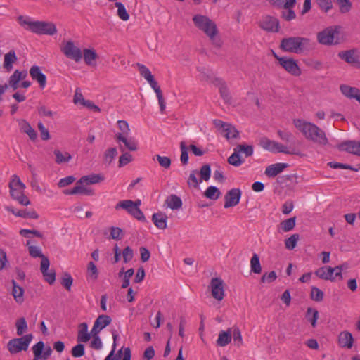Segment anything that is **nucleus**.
I'll return each mask as SVG.
<instances>
[{
    "label": "nucleus",
    "mask_w": 360,
    "mask_h": 360,
    "mask_svg": "<svg viewBox=\"0 0 360 360\" xmlns=\"http://www.w3.org/2000/svg\"><path fill=\"white\" fill-rule=\"evenodd\" d=\"M292 124L295 128L308 141L319 146L328 144L325 131L314 122L303 118H294Z\"/></svg>",
    "instance_id": "1"
},
{
    "label": "nucleus",
    "mask_w": 360,
    "mask_h": 360,
    "mask_svg": "<svg viewBox=\"0 0 360 360\" xmlns=\"http://www.w3.org/2000/svg\"><path fill=\"white\" fill-rule=\"evenodd\" d=\"M17 20L25 30L39 35H53L57 32L54 23L48 21L35 20L27 15H20Z\"/></svg>",
    "instance_id": "2"
},
{
    "label": "nucleus",
    "mask_w": 360,
    "mask_h": 360,
    "mask_svg": "<svg viewBox=\"0 0 360 360\" xmlns=\"http://www.w3.org/2000/svg\"><path fill=\"white\" fill-rule=\"evenodd\" d=\"M317 41L324 46H334L345 40L344 29L340 25H331L317 33Z\"/></svg>",
    "instance_id": "3"
},
{
    "label": "nucleus",
    "mask_w": 360,
    "mask_h": 360,
    "mask_svg": "<svg viewBox=\"0 0 360 360\" xmlns=\"http://www.w3.org/2000/svg\"><path fill=\"white\" fill-rule=\"evenodd\" d=\"M311 42L309 38L291 37L284 38L281 42V49L285 52L301 54L311 49Z\"/></svg>",
    "instance_id": "4"
},
{
    "label": "nucleus",
    "mask_w": 360,
    "mask_h": 360,
    "mask_svg": "<svg viewBox=\"0 0 360 360\" xmlns=\"http://www.w3.org/2000/svg\"><path fill=\"white\" fill-rule=\"evenodd\" d=\"M192 20L195 27L203 32L210 40L214 41L219 34L217 26L214 20L206 15H193Z\"/></svg>",
    "instance_id": "5"
},
{
    "label": "nucleus",
    "mask_w": 360,
    "mask_h": 360,
    "mask_svg": "<svg viewBox=\"0 0 360 360\" xmlns=\"http://www.w3.org/2000/svg\"><path fill=\"white\" fill-rule=\"evenodd\" d=\"M9 188L11 195L14 200H17L22 205L27 206L30 205V200L24 194L25 185L17 175L12 176Z\"/></svg>",
    "instance_id": "6"
},
{
    "label": "nucleus",
    "mask_w": 360,
    "mask_h": 360,
    "mask_svg": "<svg viewBox=\"0 0 360 360\" xmlns=\"http://www.w3.org/2000/svg\"><path fill=\"white\" fill-rule=\"evenodd\" d=\"M347 269V264H342L335 267L325 266L316 269L315 274L321 279L335 282L343 278L342 271Z\"/></svg>",
    "instance_id": "7"
},
{
    "label": "nucleus",
    "mask_w": 360,
    "mask_h": 360,
    "mask_svg": "<svg viewBox=\"0 0 360 360\" xmlns=\"http://www.w3.org/2000/svg\"><path fill=\"white\" fill-rule=\"evenodd\" d=\"M32 338L33 336L32 334H27L21 338L12 339L8 342L7 348L11 354H17L22 351H26Z\"/></svg>",
    "instance_id": "8"
},
{
    "label": "nucleus",
    "mask_w": 360,
    "mask_h": 360,
    "mask_svg": "<svg viewBox=\"0 0 360 360\" xmlns=\"http://www.w3.org/2000/svg\"><path fill=\"white\" fill-rule=\"evenodd\" d=\"M259 146L264 150L274 153L297 154L295 151L290 150L286 146L276 141L270 140L266 137H262L259 139Z\"/></svg>",
    "instance_id": "9"
},
{
    "label": "nucleus",
    "mask_w": 360,
    "mask_h": 360,
    "mask_svg": "<svg viewBox=\"0 0 360 360\" xmlns=\"http://www.w3.org/2000/svg\"><path fill=\"white\" fill-rule=\"evenodd\" d=\"M278 60L279 65L289 74L292 76L298 77L301 75L302 70L298 65L297 61L291 57H279L274 54Z\"/></svg>",
    "instance_id": "10"
},
{
    "label": "nucleus",
    "mask_w": 360,
    "mask_h": 360,
    "mask_svg": "<svg viewBox=\"0 0 360 360\" xmlns=\"http://www.w3.org/2000/svg\"><path fill=\"white\" fill-rule=\"evenodd\" d=\"M61 51L69 59L78 63L82 58V51L72 41H64L60 47Z\"/></svg>",
    "instance_id": "11"
},
{
    "label": "nucleus",
    "mask_w": 360,
    "mask_h": 360,
    "mask_svg": "<svg viewBox=\"0 0 360 360\" xmlns=\"http://www.w3.org/2000/svg\"><path fill=\"white\" fill-rule=\"evenodd\" d=\"M115 209H124L128 213H129L131 216L136 218L137 220L141 221H144L146 218L144 217L143 213L135 205L134 201L131 200H124L120 201L116 205Z\"/></svg>",
    "instance_id": "12"
},
{
    "label": "nucleus",
    "mask_w": 360,
    "mask_h": 360,
    "mask_svg": "<svg viewBox=\"0 0 360 360\" xmlns=\"http://www.w3.org/2000/svg\"><path fill=\"white\" fill-rule=\"evenodd\" d=\"M213 124L228 140L238 137V131L232 124L220 120H214Z\"/></svg>",
    "instance_id": "13"
},
{
    "label": "nucleus",
    "mask_w": 360,
    "mask_h": 360,
    "mask_svg": "<svg viewBox=\"0 0 360 360\" xmlns=\"http://www.w3.org/2000/svg\"><path fill=\"white\" fill-rule=\"evenodd\" d=\"M65 195H93L94 191L83 182L81 177L76 183L75 186L72 189H67L63 191Z\"/></svg>",
    "instance_id": "14"
},
{
    "label": "nucleus",
    "mask_w": 360,
    "mask_h": 360,
    "mask_svg": "<svg viewBox=\"0 0 360 360\" xmlns=\"http://www.w3.org/2000/svg\"><path fill=\"white\" fill-rule=\"evenodd\" d=\"M137 66L141 75L148 82L150 87L154 90L156 96L162 94L158 82L154 79V77L150 70L143 64L139 63L137 64Z\"/></svg>",
    "instance_id": "15"
},
{
    "label": "nucleus",
    "mask_w": 360,
    "mask_h": 360,
    "mask_svg": "<svg viewBox=\"0 0 360 360\" xmlns=\"http://www.w3.org/2000/svg\"><path fill=\"white\" fill-rule=\"evenodd\" d=\"M32 352L34 356L33 360H46L51 356L52 349L50 346L44 347V343L39 341L33 345Z\"/></svg>",
    "instance_id": "16"
},
{
    "label": "nucleus",
    "mask_w": 360,
    "mask_h": 360,
    "mask_svg": "<svg viewBox=\"0 0 360 360\" xmlns=\"http://www.w3.org/2000/svg\"><path fill=\"white\" fill-rule=\"evenodd\" d=\"M338 56L347 63L355 68H360V55L356 50L342 51Z\"/></svg>",
    "instance_id": "17"
},
{
    "label": "nucleus",
    "mask_w": 360,
    "mask_h": 360,
    "mask_svg": "<svg viewBox=\"0 0 360 360\" xmlns=\"http://www.w3.org/2000/svg\"><path fill=\"white\" fill-rule=\"evenodd\" d=\"M210 288L213 297L218 301L224 297V281L219 278H213L210 282Z\"/></svg>",
    "instance_id": "18"
},
{
    "label": "nucleus",
    "mask_w": 360,
    "mask_h": 360,
    "mask_svg": "<svg viewBox=\"0 0 360 360\" xmlns=\"http://www.w3.org/2000/svg\"><path fill=\"white\" fill-rule=\"evenodd\" d=\"M259 26L263 30L271 32H277L280 28L278 20L269 15L262 18L260 20Z\"/></svg>",
    "instance_id": "19"
},
{
    "label": "nucleus",
    "mask_w": 360,
    "mask_h": 360,
    "mask_svg": "<svg viewBox=\"0 0 360 360\" xmlns=\"http://www.w3.org/2000/svg\"><path fill=\"white\" fill-rule=\"evenodd\" d=\"M241 194L239 188L231 189L225 195L224 207L229 208L237 205L240 202Z\"/></svg>",
    "instance_id": "20"
},
{
    "label": "nucleus",
    "mask_w": 360,
    "mask_h": 360,
    "mask_svg": "<svg viewBox=\"0 0 360 360\" xmlns=\"http://www.w3.org/2000/svg\"><path fill=\"white\" fill-rule=\"evenodd\" d=\"M117 142L120 144L122 148V143L124 149H127L130 151H136L138 150V141L130 135L121 136L116 139Z\"/></svg>",
    "instance_id": "21"
},
{
    "label": "nucleus",
    "mask_w": 360,
    "mask_h": 360,
    "mask_svg": "<svg viewBox=\"0 0 360 360\" xmlns=\"http://www.w3.org/2000/svg\"><path fill=\"white\" fill-rule=\"evenodd\" d=\"M112 321L111 318L108 315H100L96 319L94 326L91 330V333H99L103 328L108 326Z\"/></svg>",
    "instance_id": "22"
},
{
    "label": "nucleus",
    "mask_w": 360,
    "mask_h": 360,
    "mask_svg": "<svg viewBox=\"0 0 360 360\" xmlns=\"http://www.w3.org/2000/svg\"><path fill=\"white\" fill-rule=\"evenodd\" d=\"M30 74L31 77L36 80L39 84V86L41 89H44L46 85V75L41 72L40 68L37 65H33L31 67L30 70Z\"/></svg>",
    "instance_id": "23"
},
{
    "label": "nucleus",
    "mask_w": 360,
    "mask_h": 360,
    "mask_svg": "<svg viewBox=\"0 0 360 360\" xmlns=\"http://www.w3.org/2000/svg\"><path fill=\"white\" fill-rule=\"evenodd\" d=\"M27 76L26 70L20 71L15 70L14 72L10 76L8 79V85L14 90L17 89L19 86V82L25 79Z\"/></svg>",
    "instance_id": "24"
},
{
    "label": "nucleus",
    "mask_w": 360,
    "mask_h": 360,
    "mask_svg": "<svg viewBox=\"0 0 360 360\" xmlns=\"http://www.w3.org/2000/svg\"><path fill=\"white\" fill-rule=\"evenodd\" d=\"M340 150H345L348 153L360 156V142L348 141L340 143L338 146Z\"/></svg>",
    "instance_id": "25"
},
{
    "label": "nucleus",
    "mask_w": 360,
    "mask_h": 360,
    "mask_svg": "<svg viewBox=\"0 0 360 360\" xmlns=\"http://www.w3.org/2000/svg\"><path fill=\"white\" fill-rule=\"evenodd\" d=\"M12 290L11 294L15 302L18 304H22L25 301V290L19 285L15 280L11 281Z\"/></svg>",
    "instance_id": "26"
},
{
    "label": "nucleus",
    "mask_w": 360,
    "mask_h": 360,
    "mask_svg": "<svg viewBox=\"0 0 360 360\" xmlns=\"http://www.w3.org/2000/svg\"><path fill=\"white\" fill-rule=\"evenodd\" d=\"M341 93L349 99H355L357 101L360 99V90L358 88L342 84L340 86Z\"/></svg>",
    "instance_id": "27"
},
{
    "label": "nucleus",
    "mask_w": 360,
    "mask_h": 360,
    "mask_svg": "<svg viewBox=\"0 0 360 360\" xmlns=\"http://www.w3.org/2000/svg\"><path fill=\"white\" fill-rule=\"evenodd\" d=\"M18 125L21 132L26 134L32 141L37 140V133L27 121L20 120H18Z\"/></svg>",
    "instance_id": "28"
},
{
    "label": "nucleus",
    "mask_w": 360,
    "mask_h": 360,
    "mask_svg": "<svg viewBox=\"0 0 360 360\" xmlns=\"http://www.w3.org/2000/svg\"><path fill=\"white\" fill-rule=\"evenodd\" d=\"M6 210L16 217L34 219L39 218L38 214L34 210H15L13 207H8Z\"/></svg>",
    "instance_id": "29"
},
{
    "label": "nucleus",
    "mask_w": 360,
    "mask_h": 360,
    "mask_svg": "<svg viewBox=\"0 0 360 360\" xmlns=\"http://www.w3.org/2000/svg\"><path fill=\"white\" fill-rule=\"evenodd\" d=\"M288 165L286 163L278 162L272 164L268 166L264 172V174L270 178L275 177L278 174H281Z\"/></svg>",
    "instance_id": "30"
},
{
    "label": "nucleus",
    "mask_w": 360,
    "mask_h": 360,
    "mask_svg": "<svg viewBox=\"0 0 360 360\" xmlns=\"http://www.w3.org/2000/svg\"><path fill=\"white\" fill-rule=\"evenodd\" d=\"M354 338L351 333L342 331L338 336V344L341 347L350 349L353 346Z\"/></svg>",
    "instance_id": "31"
},
{
    "label": "nucleus",
    "mask_w": 360,
    "mask_h": 360,
    "mask_svg": "<svg viewBox=\"0 0 360 360\" xmlns=\"http://www.w3.org/2000/svg\"><path fill=\"white\" fill-rule=\"evenodd\" d=\"M18 60L14 50H11L4 55L3 68L7 71L11 72L13 68V64Z\"/></svg>",
    "instance_id": "32"
},
{
    "label": "nucleus",
    "mask_w": 360,
    "mask_h": 360,
    "mask_svg": "<svg viewBox=\"0 0 360 360\" xmlns=\"http://www.w3.org/2000/svg\"><path fill=\"white\" fill-rule=\"evenodd\" d=\"M85 63L89 66L95 67L98 55L94 49H85L82 51Z\"/></svg>",
    "instance_id": "33"
},
{
    "label": "nucleus",
    "mask_w": 360,
    "mask_h": 360,
    "mask_svg": "<svg viewBox=\"0 0 360 360\" xmlns=\"http://www.w3.org/2000/svg\"><path fill=\"white\" fill-rule=\"evenodd\" d=\"M88 324L85 322L82 323L78 326L77 341L79 342H86L90 340L91 333L88 331Z\"/></svg>",
    "instance_id": "34"
},
{
    "label": "nucleus",
    "mask_w": 360,
    "mask_h": 360,
    "mask_svg": "<svg viewBox=\"0 0 360 360\" xmlns=\"http://www.w3.org/2000/svg\"><path fill=\"white\" fill-rule=\"evenodd\" d=\"M53 154L55 155V161L58 165L68 163L72 158V155L66 150H55Z\"/></svg>",
    "instance_id": "35"
},
{
    "label": "nucleus",
    "mask_w": 360,
    "mask_h": 360,
    "mask_svg": "<svg viewBox=\"0 0 360 360\" xmlns=\"http://www.w3.org/2000/svg\"><path fill=\"white\" fill-rule=\"evenodd\" d=\"M152 220L155 226L160 229H165L167 224V217L161 212L153 214Z\"/></svg>",
    "instance_id": "36"
},
{
    "label": "nucleus",
    "mask_w": 360,
    "mask_h": 360,
    "mask_svg": "<svg viewBox=\"0 0 360 360\" xmlns=\"http://www.w3.org/2000/svg\"><path fill=\"white\" fill-rule=\"evenodd\" d=\"M82 178L83 182L86 183L87 186L99 184L105 180V176L102 174H90L83 176Z\"/></svg>",
    "instance_id": "37"
},
{
    "label": "nucleus",
    "mask_w": 360,
    "mask_h": 360,
    "mask_svg": "<svg viewBox=\"0 0 360 360\" xmlns=\"http://www.w3.org/2000/svg\"><path fill=\"white\" fill-rule=\"evenodd\" d=\"M231 341V329L227 330H222L219 333V337L217 340V343L220 347L227 345Z\"/></svg>",
    "instance_id": "38"
},
{
    "label": "nucleus",
    "mask_w": 360,
    "mask_h": 360,
    "mask_svg": "<svg viewBox=\"0 0 360 360\" xmlns=\"http://www.w3.org/2000/svg\"><path fill=\"white\" fill-rule=\"evenodd\" d=\"M117 125L119 131L115 134V139L121 136H127L131 134V129L128 122L125 120H118Z\"/></svg>",
    "instance_id": "39"
},
{
    "label": "nucleus",
    "mask_w": 360,
    "mask_h": 360,
    "mask_svg": "<svg viewBox=\"0 0 360 360\" xmlns=\"http://www.w3.org/2000/svg\"><path fill=\"white\" fill-rule=\"evenodd\" d=\"M98 278V270L96 265L93 262H89L86 266V278L95 281Z\"/></svg>",
    "instance_id": "40"
},
{
    "label": "nucleus",
    "mask_w": 360,
    "mask_h": 360,
    "mask_svg": "<svg viewBox=\"0 0 360 360\" xmlns=\"http://www.w3.org/2000/svg\"><path fill=\"white\" fill-rule=\"evenodd\" d=\"M305 317L307 321L311 324L312 327L315 328L316 326L319 311L316 309L312 307L307 308Z\"/></svg>",
    "instance_id": "41"
},
{
    "label": "nucleus",
    "mask_w": 360,
    "mask_h": 360,
    "mask_svg": "<svg viewBox=\"0 0 360 360\" xmlns=\"http://www.w3.org/2000/svg\"><path fill=\"white\" fill-rule=\"evenodd\" d=\"M115 7L117 8V15L123 21H127L129 20V14L126 9L125 6L121 2H115Z\"/></svg>",
    "instance_id": "42"
},
{
    "label": "nucleus",
    "mask_w": 360,
    "mask_h": 360,
    "mask_svg": "<svg viewBox=\"0 0 360 360\" xmlns=\"http://www.w3.org/2000/svg\"><path fill=\"white\" fill-rule=\"evenodd\" d=\"M221 195V192L218 188L214 186H210L205 191L204 195L210 199L216 200Z\"/></svg>",
    "instance_id": "43"
},
{
    "label": "nucleus",
    "mask_w": 360,
    "mask_h": 360,
    "mask_svg": "<svg viewBox=\"0 0 360 360\" xmlns=\"http://www.w3.org/2000/svg\"><path fill=\"white\" fill-rule=\"evenodd\" d=\"M236 148L233 149V153L232 155L228 158V162L230 165H233L235 167H238L243 164V160L241 157L240 153L238 151Z\"/></svg>",
    "instance_id": "44"
},
{
    "label": "nucleus",
    "mask_w": 360,
    "mask_h": 360,
    "mask_svg": "<svg viewBox=\"0 0 360 360\" xmlns=\"http://www.w3.org/2000/svg\"><path fill=\"white\" fill-rule=\"evenodd\" d=\"M250 271L257 274L262 272V266L259 262V258L256 253L252 255L250 259Z\"/></svg>",
    "instance_id": "45"
},
{
    "label": "nucleus",
    "mask_w": 360,
    "mask_h": 360,
    "mask_svg": "<svg viewBox=\"0 0 360 360\" xmlns=\"http://www.w3.org/2000/svg\"><path fill=\"white\" fill-rule=\"evenodd\" d=\"M269 3L278 8L295 7L296 0H269Z\"/></svg>",
    "instance_id": "46"
},
{
    "label": "nucleus",
    "mask_w": 360,
    "mask_h": 360,
    "mask_svg": "<svg viewBox=\"0 0 360 360\" xmlns=\"http://www.w3.org/2000/svg\"><path fill=\"white\" fill-rule=\"evenodd\" d=\"M296 224V218L292 217L283 221L280 224V229L283 232H288L292 230Z\"/></svg>",
    "instance_id": "47"
},
{
    "label": "nucleus",
    "mask_w": 360,
    "mask_h": 360,
    "mask_svg": "<svg viewBox=\"0 0 360 360\" xmlns=\"http://www.w3.org/2000/svg\"><path fill=\"white\" fill-rule=\"evenodd\" d=\"M167 206L172 210H177L181 207L182 201L181 198L175 195H171L167 200Z\"/></svg>",
    "instance_id": "48"
},
{
    "label": "nucleus",
    "mask_w": 360,
    "mask_h": 360,
    "mask_svg": "<svg viewBox=\"0 0 360 360\" xmlns=\"http://www.w3.org/2000/svg\"><path fill=\"white\" fill-rule=\"evenodd\" d=\"M26 245L28 248L29 254L32 257H42L44 255L42 254L41 250L39 246L31 245V242L27 240Z\"/></svg>",
    "instance_id": "49"
},
{
    "label": "nucleus",
    "mask_w": 360,
    "mask_h": 360,
    "mask_svg": "<svg viewBox=\"0 0 360 360\" xmlns=\"http://www.w3.org/2000/svg\"><path fill=\"white\" fill-rule=\"evenodd\" d=\"M16 333L20 336L27 330V323L25 318H20L16 321Z\"/></svg>",
    "instance_id": "50"
},
{
    "label": "nucleus",
    "mask_w": 360,
    "mask_h": 360,
    "mask_svg": "<svg viewBox=\"0 0 360 360\" xmlns=\"http://www.w3.org/2000/svg\"><path fill=\"white\" fill-rule=\"evenodd\" d=\"M294 7L282 8L281 16L287 21H290L296 18V14L293 11Z\"/></svg>",
    "instance_id": "51"
},
{
    "label": "nucleus",
    "mask_w": 360,
    "mask_h": 360,
    "mask_svg": "<svg viewBox=\"0 0 360 360\" xmlns=\"http://www.w3.org/2000/svg\"><path fill=\"white\" fill-rule=\"evenodd\" d=\"M323 292L317 287H311L310 297L312 300L316 302H321L323 299Z\"/></svg>",
    "instance_id": "52"
},
{
    "label": "nucleus",
    "mask_w": 360,
    "mask_h": 360,
    "mask_svg": "<svg viewBox=\"0 0 360 360\" xmlns=\"http://www.w3.org/2000/svg\"><path fill=\"white\" fill-rule=\"evenodd\" d=\"M339 6L340 12L342 13H348L352 8V3L349 0H336Z\"/></svg>",
    "instance_id": "53"
},
{
    "label": "nucleus",
    "mask_w": 360,
    "mask_h": 360,
    "mask_svg": "<svg viewBox=\"0 0 360 360\" xmlns=\"http://www.w3.org/2000/svg\"><path fill=\"white\" fill-rule=\"evenodd\" d=\"M298 240H299L298 234L292 235L290 237L285 239V248L290 250H293L296 247Z\"/></svg>",
    "instance_id": "54"
},
{
    "label": "nucleus",
    "mask_w": 360,
    "mask_h": 360,
    "mask_svg": "<svg viewBox=\"0 0 360 360\" xmlns=\"http://www.w3.org/2000/svg\"><path fill=\"white\" fill-rule=\"evenodd\" d=\"M198 172L195 170L192 171L188 179V184L190 187L198 188L201 183L198 179Z\"/></svg>",
    "instance_id": "55"
},
{
    "label": "nucleus",
    "mask_w": 360,
    "mask_h": 360,
    "mask_svg": "<svg viewBox=\"0 0 360 360\" xmlns=\"http://www.w3.org/2000/svg\"><path fill=\"white\" fill-rule=\"evenodd\" d=\"M200 182H202L203 180L207 181L210 179L211 175V169L210 165H203L200 171Z\"/></svg>",
    "instance_id": "56"
},
{
    "label": "nucleus",
    "mask_w": 360,
    "mask_h": 360,
    "mask_svg": "<svg viewBox=\"0 0 360 360\" xmlns=\"http://www.w3.org/2000/svg\"><path fill=\"white\" fill-rule=\"evenodd\" d=\"M92 340L91 341V347L95 349H101L103 347V343L101 338L98 336V333H91Z\"/></svg>",
    "instance_id": "57"
},
{
    "label": "nucleus",
    "mask_w": 360,
    "mask_h": 360,
    "mask_svg": "<svg viewBox=\"0 0 360 360\" xmlns=\"http://www.w3.org/2000/svg\"><path fill=\"white\" fill-rule=\"evenodd\" d=\"M43 276L46 282L49 284H53L56 281V272L53 269H48L45 271H41Z\"/></svg>",
    "instance_id": "58"
},
{
    "label": "nucleus",
    "mask_w": 360,
    "mask_h": 360,
    "mask_svg": "<svg viewBox=\"0 0 360 360\" xmlns=\"http://www.w3.org/2000/svg\"><path fill=\"white\" fill-rule=\"evenodd\" d=\"M84 347L82 344H78L72 347V355L75 358H79L84 354Z\"/></svg>",
    "instance_id": "59"
},
{
    "label": "nucleus",
    "mask_w": 360,
    "mask_h": 360,
    "mask_svg": "<svg viewBox=\"0 0 360 360\" xmlns=\"http://www.w3.org/2000/svg\"><path fill=\"white\" fill-rule=\"evenodd\" d=\"M86 99L84 98L82 93L81 91V89L79 88H77L75 89L74 98H73V102L75 105H82L84 104V102H85Z\"/></svg>",
    "instance_id": "60"
},
{
    "label": "nucleus",
    "mask_w": 360,
    "mask_h": 360,
    "mask_svg": "<svg viewBox=\"0 0 360 360\" xmlns=\"http://www.w3.org/2000/svg\"><path fill=\"white\" fill-rule=\"evenodd\" d=\"M236 148L240 154L244 153L245 157L251 156L253 153V148L251 146L238 145Z\"/></svg>",
    "instance_id": "61"
},
{
    "label": "nucleus",
    "mask_w": 360,
    "mask_h": 360,
    "mask_svg": "<svg viewBox=\"0 0 360 360\" xmlns=\"http://www.w3.org/2000/svg\"><path fill=\"white\" fill-rule=\"evenodd\" d=\"M236 342H237L238 346H240L243 343V338L241 335L240 330L238 328L235 327L231 330V337Z\"/></svg>",
    "instance_id": "62"
},
{
    "label": "nucleus",
    "mask_w": 360,
    "mask_h": 360,
    "mask_svg": "<svg viewBox=\"0 0 360 360\" xmlns=\"http://www.w3.org/2000/svg\"><path fill=\"white\" fill-rule=\"evenodd\" d=\"M277 278V275L275 271H272L269 273H265L261 278V281L262 283H272Z\"/></svg>",
    "instance_id": "63"
},
{
    "label": "nucleus",
    "mask_w": 360,
    "mask_h": 360,
    "mask_svg": "<svg viewBox=\"0 0 360 360\" xmlns=\"http://www.w3.org/2000/svg\"><path fill=\"white\" fill-rule=\"evenodd\" d=\"M157 160L160 165L164 168H169L171 165V160L167 156H161L160 155H156Z\"/></svg>",
    "instance_id": "64"
}]
</instances>
